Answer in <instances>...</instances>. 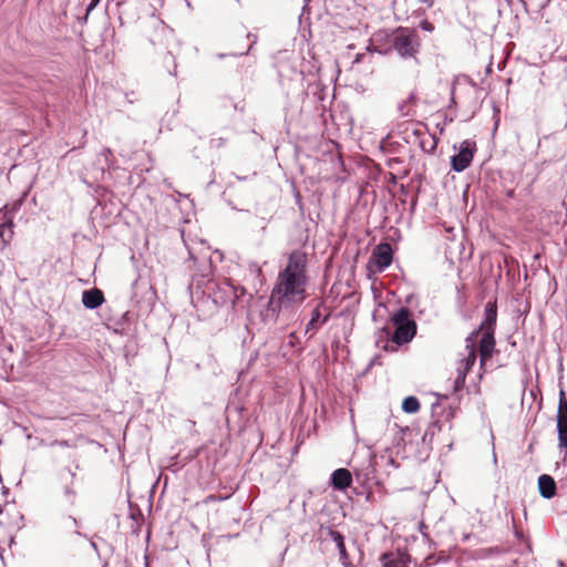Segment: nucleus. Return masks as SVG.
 <instances>
[{
  "instance_id": "7c9ffc66",
  "label": "nucleus",
  "mask_w": 567,
  "mask_h": 567,
  "mask_svg": "<svg viewBox=\"0 0 567 567\" xmlns=\"http://www.w3.org/2000/svg\"><path fill=\"white\" fill-rule=\"evenodd\" d=\"M70 519H71L72 524L76 526V524H78L76 519L74 517H70Z\"/></svg>"
},
{
  "instance_id": "aec40b11",
  "label": "nucleus",
  "mask_w": 567,
  "mask_h": 567,
  "mask_svg": "<svg viewBox=\"0 0 567 567\" xmlns=\"http://www.w3.org/2000/svg\"><path fill=\"white\" fill-rule=\"evenodd\" d=\"M402 410L405 413H416L420 410V402L415 396H406L402 402Z\"/></svg>"
},
{
  "instance_id": "a878e982",
  "label": "nucleus",
  "mask_w": 567,
  "mask_h": 567,
  "mask_svg": "<svg viewBox=\"0 0 567 567\" xmlns=\"http://www.w3.org/2000/svg\"><path fill=\"white\" fill-rule=\"evenodd\" d=\"M421 27H422V29H424L426 31H432L433 30V25L430 22H427V21H423L421 23Z\"/></svg>"
},
{
  "instance_id": "f257e3e1",
  "label": "nucleus",
  "mask_w": 567,
  "mask_h": 567,
  "mask_svg": "<svg viewBox=\"0 0 567 567\" xmlns=\"http://www.w3.org/2000/svg\"><path fill=\"white\" fill-rule=\"evenodd\" d=\"M307 255L302 250H293L286 267L279 272L271 292L270 311L278 308L276 320L282 308L292 303H301L307 298Z\"/></svg>"
},
{
  "instance_id": "423d86ee",
  "label": "nucleus",
  "mask_w": 567,
  "mask_h": 567,
  "mask_svg": "<svg viewBox=\"0 0 567 567\" xmlns=\"http://www.w3.org/2000/svg\"><path fill=\"white\" fill-rule=\"evenodd\" d=\"M557 435L558 449H567V400L564 391L559 393L558 410H557Z\"/></svg>"
},
{
  "instance_id": "4468645a",
  "label": "nucleus",
  "mask_w": 567,
  "mask_h": 567,
  "mask_svg": "<svg viewBox=\"0 0 567 567\" xmlns=\"http://www.w3.org/2000/svg\"><path fill=\"white\" fill-rule=\"evenodd\" d=\"M104 301L103 292L97 288L84 290L82 293V303L87 309H96Z\"/></svg>"
},
{
  "instance_id": "c85d7f7f",
  "label": "nucleus",
  "mask_w": 567,
  "mask_h": 567,
  "mask_svg": "<svg viewBox=\"0 0 567 567\" xmlns=\"http://www.w3.org/2000/svg\"><path fill=\"white\" fill-rule=\"evenodd\" d=\"M420 2L422 3H426L427 7H432L433 6V1L432 0H419Z\"/></svg>"
},
{
  "instance_id": "2f4dec72",
  "label": "nucleus",
  "mask_w": 567,
  "mask_h": 567,
  "mask_svg": "<svg viewBox=\"0 0 567 567\" xmlns=\"http://www.w3.org/2000/svg\"><path fill=\"white\" fill-rule=\"evenodd\" d=\"M513 195H514V190L513 189L507 193V196H509V197H512Z\"/></svg>"
},
{
  "instance_id": "a211bd4d",
  "label": "nucleus",
  "mask_w": 567,
  "mask_h": 567,
  "mask_svg": "<svg viewBox=\"0 0 567 567\" xmlns=\"http://www.w3.org/2000/svg\"><path fill=\"white\" fill-rule=\"evenodd\" d=\"M383 567H408L405 555L390 553L382 556Z\"/></svg>"
},
{
  "instance_id": "b1692460",
  "label": "nucleus",
  "mask_w": 567,
  "mask_h": 567,
  "mask_svg": "<svg viewBox=\"0 0 567 567\" xmlns=\"http://www.w3.org/2000/svg\"><path fill=\"white\" fill-rule=\"evenodd\" d=\"M465 379H466V377L463 374V372L456 373V378L454 380V391L455 392H458L464 388Z\"/></svg>"
},
{
  "instance_id": "f8f14e48",
  "label": "nucleus",
  "mask_w": 567,
  "mask_h": 567,
  "mask_svg": "<svg viewBox=\"0 0 567 567\" xmlns=\"http://www.w3.org/2000/svg\"><path fill=\"white\" fill-rule=\"evenodd\" d=\"M484 320L475 331H488L494 332L496 320H497V307L496 303L487 302L484 310Z\"/></svg>"
},
{
  "instance_id": "4be33fe9",
  "label": "nucleus",
  "mask_w": 567,
  "mask_h": 567,
  "mask_svg": "<svg viewBox=\"0 0 567 567\" xmlns=\"http://www.w3.org/2000/svg\"><path fill=\"white\" fill-rule=\"evenodd\" d=\"M248 271L254 280H257L259 284H261L262 270L257 262H249Z\"/></svg>"
},
{
  "instance_id": "20e7f679",
  "label": "nucleus",
  "mask_w": 567,
  "mask_h": 567,
  "mask_svg": "<svg viewBox=\"0 0 567 567\" xmlns=\"http://www.w3.org/2000/svg\"><path fill=\"white\" fill-rule=\"evenodd\" d=\"M475 143L468 140L463 141L458 153L451 157L452 169L457 173L465 171L473 161Z\"/></svg>"
},
{
  "instance_id": "0eeeda50",
  "label": "nucleus",
  "mask_w": 567,
  "mask_h": 567,
  "mask_svg": "<svg viewBox=\"0 0 567 567\" xmlns=\"http://www.w3.org/2000/svg\"><path fill=\"white\" fill-rule=\"evenodd\" d=\"M393 259V251L389 244L378 245L372 252L370 264L373 265L375 271H383L388 268Z\"/></svg>"
},
{
  "instance_id": "dca6fc26",
  "label": "nucleus",
  "mask_w": 567,
  "mask_h": 567,
  "mask_svg": "<svg viewBox=\"0 0 567 567\" xmlns=\"http://www.w3.org/2000/svg\"><path fill=\"white\" fill-rule=\"evenodd\" d=\"M328 534H329L330 539L336 544V546L338 548L340 561L342 563V565L344 567H349L350 566L349 555L346 549L343 535L336 529H330Z\"/></svg>"
},
{
  "instance_id": "bb28decb",
  "label": "nucleus",
  "mask_w": 567,
  "mask_h": 567,
  "mask_svg": "<svg viewBox=\"0 0 567 567\" xmlns=\"http://www.w3.org/2000/svg\"><path fill=\"white\" fill-rule=\"evenodd\" d=\"M405 101H409V104H410L411 106H412V105H414V104H415V102H416V96H415V94H414V93H411V94L409 95V97H408Z\"/></svg>"
},
{
  "instance_id": "412c9836",
  "label": "nucleus",
  "mask_w": 567,
  "mask_h": 567,
  "mask_svg": "<svg viewBox=\"0 0 567 567\" xmlns=\"http://www.w3.org/2000/svg\"><path fill=\"white\" fill-rule=\"evenodd\" d=\"M421 148L426 153H433L436 148V141L433 136L427 135L420 140Z\"/></svg>"
},
{
  "instance_id": "c756f323",
  "label": "nucleus",
  "mask_w": 567,
  "mask_h": 567,
  "mask_svg": "<svg viewBox=\"0 0 567 567\" xmlns=\"http://www.w3.org/2000/svg\"><path fill=\"white\" fill-rule=\"evenodd\" d=\"M255 42H256V39L252 41V43H251V44H249L248 50H247L246 52H241L240 54H246V53H248V51L252 48V44H254Z\"/></svg>"
},
{
  "instance_id": "ddd939ff",
  "label": "nucleus",
  "mask_w": 567,
  "mask_h": 567,
  "mask_svg": "<svg viewBox=\"0 0 567 567\" xmlns=\"http://www.w3.org/2000/svg\"><path fill=\"white\" fill-rule=\"evenodd\" d=\"M330 482L334 489L344 491L351 485L352 475L347 468H338L332 472Z\"/></svg>"
},
{
  "instance_id": "9b49d317",
  "label": "nucleus",
  "mask_w": 567,
  "mask_h": 567,
  "mask_svg": "<svg viewBox=\"0 0 567 567\" xmlns=\"http://www.w3.org/2000/svg\"><path fill=\"white\" fill-rule=\"evenodd\" d=\"M0 238L2 247H7L13 237V217L8 215L7 206L0 209Z\"/></svg>"
},
{
  "instance_id": "f03ea898",
  "label": "nucleus",
  "mask_w": 567,
  "mask_h": 567,
  "mask_svg": "<svg viewBox=\"0 0 567 567\" xmlns=\"http://www.w3.org/2000/svg\"><path fill=\"white\" fill-rule=\"evenodd\" d=\"M391 322L394 326L391 340L398 346L409 343L416 334V323L412 319L410 309L406 307H401L395 311L391 316Z\"/></svg>"
},
{
  "instance_id": "1a4fd4ad",
  "label": "nucleus",
  "mask_w": 567,
  "mask_h": 567,
  "mask_svg": "<svg viewBox=\"0 0 567 567\" xmlns=\"http://www.w3.org/2000/svg\"><path fill=\"white\" fill-rule=\"evenodd\" d=\"M329 318V310L322 303H319L311 312V318L306 327V333H309L310 338L313 337Z\"/></svg>"
},
{
  "instance_id": "f3484780",
  "label": "nucleus",
  "mask_w": 567,
  "mask_h": 567,
  "mask_svg": "<svg viewBox=\"0 0 567 567\" xmlns=\"http://www.w3.org/2000/svg\"><path fill=\"white\" fill-rule=\"evenodd\" d=\"M74 480L75 473L69 470V478L65 480V484L63 486V498L64 502L71 506L75 504L76 501V491L74 488Z\"/></svg>"
},
{
  "instance_id": "39448f33",
  "label": "nucleus",
  "mask_w": 567,
  "mask_h": 567,
  "mask_svg": "<svg viewBox=\"0 0 567 567\" xmlns=\"http://www.w3.org/2000/svg\"><path fill=\"white\" fill-rule=\"evenodd\" d=\"M478 337V331H472L465 339V355L457 363L456 373L463 372L466 377L468 371L473 368L476 362V348L475 343Z\"/></svg>"
},
{
  "instance_id": "7ed1b4c3",
  "label": "nucleus",
  "mask_w": 567,
  "mask_h": 567,
  "mask_svg": "<svg viewBox=\"0 0 567 567\" xmlns=\"http://www.w3.org/2000/svg\"><path fill=\"white\" fill-rule=\"evenodd\" d=\"M419 37L415 31L400 28L392 38V47L402 58L413 56L419 50Z\"/></svg>"
},
{
  "instance_id": "2eb2a0df",
  "label": "nucleus",
  "mask_w": 567,
  "mask_h": 567,
  "mask_svg": "<svg viewBox=\"0 0 567 567\" xmlns=\"http://www.w3.org/2000/svg\"><path fill=\"white\" fill-rule=\"evenodd\" d=\"M538 491L542 497L546 499H550L556 495V482L555 480L548 475V474H542L538 477Z\"/></svg>"
},
{
  "instance_id": "cd10ccee",
  "label": "nucleus",
  "mask_w": 567,
  "mask_h": 567,
  "mask_svg": "<svg viewBox=\"0 0 567 567\" xmlns=\"http://www.w3.org/2000/svg\"><path fill=\"white\" fill-rule=\"evenodd\" d=\"M204 271H206L207 274H203V277L208 276V274H209V271H210V265H209V264H207L206 261H205V264H204Z\"/></svg>"
},
{
  "instance_id": "6ab92c4d",
  "label": "nucleus",
  "mask_w": 567,
  "mask_h": 567,
  "mask_svg": "<svg viewBox=\"0 0 567 567\" xmlns=\"http://www.w3.org/2000/svg\"><path fill=\"white\" fill-rule=\"evenodd\" d=\"M101 158H103V162H104V165L101 166V174L104 175L105 168L111 169V168L115 167L114 161L112 159L113 158L112 150L109 147H104L99 155V161H101Z\"/></svg>"
},
{
  "instance_id": "393cba45",
  "label": "nucleus",
  "mask_w": 567,
  "mask_h": 567,
  "mask_svg": "<svg viewBox=\"0 0 567 567\" xmlns=\"http://www.w3.org/2000/svg\"><path fill=\"white\" fill-rule=\"evenodd\" d=\"M100 0H91L86 8V14H89L99 3Z\"/></svg>"
},
{
  "instance_id": "6e6552de",
  "label": "nucleus",
  "mask_w": 567,
  "mask_h": 567,
  "mask_svg": "<svg viewBox=\"0 0 567 567\" xmlns=\"http://www.w3.org/2000/svg\"><path fill=\"white\" fill-rule=\"evenodd\" d=\"M218 290L221 296L215 295V302H220L223 305L225 303H231L235 305L237 300L241 296L246 293V289L241 286H234L233 284L228 281H224L218 286Z\"/></svg>"
},
{
  "instance_id": "5701e85b",
  "label": "nucleus",
  "mask_w": 567,
  "mask_h": 567,
  "mask_svg": "<svg viewBox=\"0 0 567 567\" xmlns=\"http://www.w3.org/2000/svg\"><path fill=\"white\" fill-rule=\"evenodd\" d=\"M398 111L402 117L414 115L413 107L409 104V101H402L398 106Z\"/></svg>"
},
{
  "instance_id": "9d476101",
  "label": "nucleus",
  "mask_w": 567,
  "mask_h": 567,
  "mask_svg": "<svg viewBox=\"0 0 567 567\" xmlns=\"http://www.w3.org/2000/svg\"><path fill=\"white\" fill-rule=\"evenodd\" d=\"M482 333V338L480 340V355H481V369H484L485 362L492 358L494 349H495V338L494 332L488 331H480Z\"/></svg>"
}]
</instances>
